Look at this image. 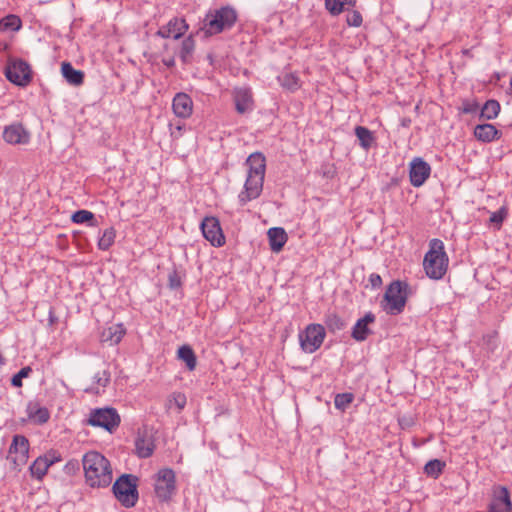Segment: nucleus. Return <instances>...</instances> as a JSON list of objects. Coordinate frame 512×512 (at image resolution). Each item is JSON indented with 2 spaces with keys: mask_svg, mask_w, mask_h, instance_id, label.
<instances>
[{
  "mask_svg": "<svg viewBox=\"0 0 512 512\" xmlns=\"http://www.w3.org/2000/svg\"><path fill=\"white\" fill-rule=\"evenodd\" d=\"M85 479L90 487H107L112 482V468L108 459L96 451L87 452L82 459Z\"/></svg>",
  "mask_w": 512,
  "mask_h": 512,
  "instance_id": "obj_1",
  "label": "nucleus"
},
{
  "mask_svg": "<svg viewBox=\"0 0 512 512\" xmlns=\"http://www.w3.org/2000/svg\"><path fill=\"white\" fill-rule=\"evenodd\" d=\"M237 21V12L230 6L210 9L203 19L201 30L206 37L231 29Z\"/></svg>",
  "mask_w": 512,
  "mask_h": 512,
  "instance_id": "obj_2",
  "label": "nucleus"
},
{
  "mask_svg": "<svg viewBox=\"0 0 512 512\" xmlns=\"http://www.w3.org/2000/svg\"><path fill=\"white\" fill-rule=\"evenodd\" d=\"M448 261L444 243L440 239H432L423 260L426 275L435 280L443 278L448 268Z\"/></svg>",
  "mask_w": 512,
  "mask_h": 512,
  "instance_id": "obj_3",
  "label": "nucleus"
},
{
  "mask_svg": "<svg viewBox=\"0 0 512 512\" xmlns=\"http://www.w3.org/2000/svg\"><path fill=\"white\" fill-rule=\"evenodd\" d=\"M409 285L406 282L392 281L384 293L380 303L382 309L389 315H398L404 311L408 299Z\"/></svg>",
  "mask_w": 512,
  "mask_h": 512,
  "instance_id": "obj_4",
  "label": "nucleus"
},
{
  "mask_svg": "<svg viewBox=\"0 0 512 512\" xmlns=\"http://www.w3.org/2000/svg\"><path fill=\"white\" fill-rule=\"evenodd\" d=\"M137 481L136 476L123 474L113 484L115 498L126 508L134 507L138 501Z\"/></svg>",
  "mask_w": 512,
  "mask_h": 512,
  "instance_id": "obj_5",
  "label": "nucleus"
},
{
  "mask_svg": "<svg viewBox=\"0 0 512 512\" xmlns=\"http://www.w3.org/2000/svg\"><path fill=\"white\" fill-rule=\"evenodd\" d=\"M4 74L11 83L21 87L27 86L32 80L31 68L22 59L10 57L5 66Z\"/></svg>",
  "mask_w": 512,
  "mask_h": 512,
  "instance_id": "obj_6",
  "label": "nucleus"
},
{
  "mask_svg": "<svg viewBox=\"0 0 512 512\" xmlns=\"http://www.w3.org/2000/svg\"><path fill=\"white\" fill-rule=\"evenodd\" d=\"M121 419L117 410L111 407L98 408L90 412L87 423L94 427H101L112 433L119 425Z\"/></svg>",
  "mask_w": 512,
  "mask_h": 512,
  "instance_id": "obj_7",
  "label": "nucleus"
},
{
  "mask_svg": "<svg viewBox=\"0 0 512 512\" xmlns=\"http://www.w3.org/2000/svg\"><path fill=\"white\" fill-rule=\"evenodd\" d=\"M154 490L159 501L171 499L176 492V476L172 469L164 468L157 473Z\"/></svg>",
  "mask_w": 512,
  "mask_h": 512,
  "instance_id": "obj_8",
  "label": "nucleus"
},
{
  "mask_svg": "<svg viewBox=\"0 0 512 512\" xmlns=\"http://www.w3.org/2000/svg\"><path fill=\"white\" fill-rule=\"evenodd\" d=\"M325 335V328L321 324H309L305 331L299 334L302 350L306 353H314L321 347Z\"/></svg>",
  "mask_w": 512,
  "mask_h": 512,
  "instance_id": "obj_9",
  "label": "nucleus"
},
{
  "mask_svg": "<svg viewBox=\"0 0 512 512\" xmlns=\"http://www.w3.org/2000/svg\"><path fill=\"white\" fill-rule=\"evenodd\" d=\"M28 453V439L23 435H14L7 456V459L13 464V469L20 470L26 464Z\"/></svg>",
  "mask_w": 512,
  "mask_h": 512,
  "instance_id": "obj_10",
  "label": "nucleus"
},
{
  "mask_svg": "<svg viewBox=\"0 0 512 512\" xmlns=\"http://www.w3.org/2000/svg\"><path fill=\"white\" fill-rule=\"evenodd\" d=\"M204 238L214 247H221L225 244V237L220 222L216 217H205L200 225Z\"/></svg>",
  "mask_w": 512,
  "mask_h": 512,
  "instance_id": "obj_11",
  "label": "nucleus"
},
{
  "mask_svg": "<svg viewBox=\"0 0 512 512\" xmlns=\"http://www.w3.org/2000/svg\"><path fill=\"white\" fill-rule=\"evenodd\" d=\"M264 177L248 175L244 183V190L238 195L240 206H245L248 202L257 199L263 190Z\"/></svg>",
  "mask_w": 512,
  "mask_h": 512,
  "instance_id": "obj_12",
  "label": "nucleus"
},
{
  "mask_svg": "<svg viewBox=\"0 0 512 512\" xmlns=\"http://www.w3.org/2000/svg\"><path fill=\"white\" fill-rule=\"evenodd\" d=\"M430 173V165L422 158L416 157L410 162L409 178L412 186H422L430 176Z\"/></svg>",
  "mask_w": 512,
  "mask_h": 512,
  "instance_id": "obj_13",
  "label": "nucleus"
},
{
  "mask_svg": "<svg viewBox=\"0 0 512 512\" xmlns=\"http://www.w3.org/2000/svg\"><path fill=\"white\" fill-rule=\"evenodd\" d=\"M491 512H512L510 493L505 486H496L493 489V499L490 504Z\"/></svg>",
  "mask_w": 512,
  "mask_h": 512,
  "instance_id": "obj_14",
  "label": "nucleus"
},
{
  "mask_svg": "<svg viewBox=\"0 0 512 512\" xmlns=\"http://www.w3.org/2000/svg\"><path fill=\"white\" fill-rule=\"evenodd\" d=\"M188 29V24L184 19L173 18L166 25L159 28L156 35L162 38L173 37L179 39Z\"/></svg>",
  "mask_w": 512,
  "mask_h": 512,
  "instance_id": "obj_15",
  "label": "nucleus"
},
{
  "mask_svg": "<svg viewBox=\"0 0 512 512\" xmlns=\"http://www.w3.org/2000/svg\"><path fill=\"white\" fill-rule=\"evenodd\" d=\"M136 454L140 458L150 457L155 449L154 439L146 429L139 430L135 439Z\"/></svg>",
  "mask_w": 512,
  "mask_h": 512,
  "instance_id": "obj_16",
  "label": "nucleus"
},
{
  "mask_svg": "<svg viewBox=\"0 0 512 512\" xmlns=\"http://www.w3.org/2000/svg\"><path fill=\"white\" fill-rule=\"evenodd\" d=\"M233 99L235 109L239 114H245L253 109V98L250 88L240 87L234 89Z\"/></svg>",
  "mask_w": 512,
  "mask_h": 512,
  "instance_id": "obj_17",
  "label": "nucleus"
},
{
  "mask_svg": "<svg viewBox=\"0 0 512 512\" xmlns=\"http://www.w3.org/2000/svg\"><path fill=\"white\" fill-rule=\"evenodd\" d=\"M3 139L9 144H23L28 142L29 134L22 124L14 123L4 128Z\"/></svg>",
  "mask_w": 512,
  "mask_h": 512,
  "instance_id": "obj_18",
  "label": "nucleus"
},
{
  "mask_svg": "<svg viewBox=\"0 0 512 512\" xmlns=\"http://www.w3.org/2000/svg\"><path fill=\"white\" fill-rule=\"evenodd\" d=\"M172 108L176 116L188 118L193 111V101L188 94L180 92L174 96Z\"/></svg>",
  "mask_w": 512,
  "mask_h": 512,
  "instance_id": "obj_19",
  "label": "nucleus"
},
{
  "mask_svg": "<svg viewBox=\"0 0 512 512\" xmlns=\"http://www.w3.org/2000/svg\"><path fill=\"white\" fill-rule=\"evenodd\" d=\"M375 321V315L368 312L364 317L358 319L352 329V338L356 341H364L368 335L371 334V330L368 328L370 323Z\"/></svg>",
  "mask_w": 512,
  "mask_h": 512,
  "instance_id": "obj_20",
  "label": "nucleus"
},
{
  "mask_svg": "<svg viewBox=\"0 0 512 512\" xmlns=\"http://www.w3.org/2000/svg\"><path fill=\"white\" fill-rule=\"evenodd\" d=\"M248 166V175L265 177L266 159L260 152L252 153L246 159Z\"/></svg>",
  "mask_w": 512,
  "mask_h": 512,
  "instance_id": "obj_21",
  "label": "nucleus"
},
{
  "mask_svg": "<svg viewBox=\"0 0 512 512\" xmlns=\"http://www.w3.org/2000/svg\"><path fill=\"white\" fill-rule=\"evenodd\" d=\"M474 136L481 142L489 143L499 139L501 132L493 124L484 123L475 126Z\"/></svg>",
  "mask_w": 512,
  "mask_h": 512,
  "instance_id": "obj_22",
  "label": "nucleus"
},
{
  "mask_svg": "<svg viewBox=\"0 0 512 512\" xmlns=\"http://www.w3.org/2000/svg\"><path fill=\"white\" fill-rule=\"evenodd\" d=\"M126 334V329L123 324H113L101 332L100 339L103 343H108L109 345H117Z\"/></svg>",
  "mask_w": 512,
  "mask_h": 512,
  "instance_id": "obj_23",
  "label": "nucleus"
},
{
  "mask_svg": "<svg viewBox=\"0 0 512 512\" xmlns=\"http://www.w3.org/2000/svg\"><path fill=\"white\" fill-rule=\"evenodd\" d=\"M270 249L280 252L288 240L286 231L282 227H272L267 232Z\"/></svg>",
  "mask_w": 512,
  "mask_h": 512,
  "instance_id": "obj_24",
  "label": "nucleus"
},
{
  "mask_svg": "<svg viewBox=\"0 0 512 512\" xmlns=\"http://www.w3.org/2000/svg\"><path fill=\"white\" fill-rule=\"evenodd\" d=\"M28 418L38 425L46 423L50 418V412L46 407L40 406L37 402H30L27 406Z\"/></svg>",
  "mask_w": 512,
  "mask_h": 512,
  "instance_id": "obj_25",
  "label": "nucleus"
},
{
  "mask_svg": "<svg viewBox=\"0 0 512 512\" xmlns=\"http://www.w3.org/2000/svg\"><path fill=\"white\" fill-rule=\"evenodd\" d=\"M61 72L70 85L80 86L84 82V72L75 69L70 62L62 63Z\"/></svg>",
  "mask_w": 512,
  "mask_h": 512,
  "instance_id": "obj_26",
  "label": "nucleus"
},
{
  "mask_svg": "<svg viewBox=\"0 0 512 512\" xmlns=\"http://www.w3.org/2000/svg\"><path fill=\"white\" fill-rule=\"evenodd\" d=\"M53 463L54 461L47 456H39L29 467L32 477L42 480Z\"/></svg>",
  "mask_w": 512,
  "mask_h": 512,
  "instance_id": "obj_27",
  "label": "nucleus"
},
{
  "mask_svg": "<svg viewBox=\"0 0 512 512\" xmlns=\"http://www.w3.org/2000/svg\"><path fill=\"white\" fill-rule=\"evenodd\" d=\"M500 112V104L496 100H488L482 107L479 115L480 120H492L495 119Z\"/></svg>",
  "mask_w": 512,
  "mask_h": 512,
  "instance_id": "obj_28",
  "label": "nucleus"
},
{
  "mask_svg": "<svg viewBox=\"0 0 512 512\" xmlns=\"http://www.w3.org/2000/svg\"><path fill=\"white\" fill-rule=\"evenodd\" d=\"M178 358L185 362L188 370L193 371L197 364L196 355L193 349L188 345H183L178 349Z\"/></svg>",
  "mask_w": 512,
  "mask_h": 512,
  "instance_id": "obj_29",
  "label": "nucleus"
},
{
  "mask_svg": "<svg viewBox=\"0 0 512 512\" xmlns=\"http://www.w3.org/2000/svg\"><path fill=\"white\" fill-rule=\"evenodd\" d=\"M355 135L358 138L360 142V146L368 150L371 148L375 138L373 136V133L364 126H356L355 128Z\"/></svg>",
  "mask_w": 512,
  "mask_h": 512,
  "instance_id": "obj_30",
  "label": "nucleus"
},
{
  "mask_svg": "<svg viewBox=\"0 0 512 512\" xmlns=\"http://www.w3.org/2000/svg\"><path fill=\"white\" fill-rule=\"evenodd\" d=\"M278 81L283 88L291 92L300 88V79L294 73H282L278 76Z\"/></svg>",
  "mask_w": 512,
  "mask_h": 512,
  "instance_id": "obj_31",
  "label": "nucleus"
},
{
  "mask_svg": "<svg viewBox=\"0 0 512 512\" xmlns=\"http://www.w3.org/2000/svg\"><path fill=\"white\" fill-rule=\"evenodd\" d=\"M356 0H325V7L332 15H339L345 6L353 7Z\"/></svg>",
  "mask_w": 512,
  "mask_h": 512,
  "instance_id": "obj_32",
  "label": "nucleus"
},
{
  "mask_svg": "<svg viewBox=\"0 0 512 512\" xmlns=\"http://www.w3.org/2000/svg\"><path fill=\"white\" fill-rule=\"evenodd\" d=\"M325 325L327 329L332 332H338L346 327V322L336 313H328L325 318Z\"/></svg>",
  "mask_w": 512,
  "mask_h": 512,
  "instance_id": "obj_33",
  "label": "nucleus"
},
{
  "mask_svg": "<svg viewBox=\"0 0 512 512\" xmlns=\"http://www.w3.org/2000/svg\"><path fill=\"white\" fill-rule=\"evenodd\" d=\"M116 237V231L113 227L105 229L98 241V248L100 250H108L114 243Z\"/></svg>",
  "mask_w": 512,
  "mask_h": 512,
  "instance_id": "obj_34",
  "label": "nucleus"
},
{
  "mask_svg": "<svg viewBox=\"0 0 512 512\" xmlns=\"http://www.w3.org/2000/svg\"><path fill=\"white\" fill-rule=\"evenodd\" d=\"M71 220L77 224L88 223L89 226H95V215L88 210H78L73 213Z\"/></svg>",
  "mask_w": 512,
  "mask_h": 512,
  "instance_id": "obj_35",
  "label": "nucleus"
},
{
  "mask_svg": "<svg viewBox=\"0 0 512 512\" xmlns=\"http://www.w3.org/2000/svg\"><path fill=\"white\" fill-rule=\"evenodd\" d=\"M445 463L439 459H433L426 463L424 472L433 478H437L443 471Z\"/></svg>",
  "mask_w": 512,
  "mask_h": 512,
  "instance_id": "obj_36",
  "label": "nucleus"
},
{
  "mask_svg": "<svg viewBox=\"0 0 512 512\" xmlns=\"http://www.w3.org/2000/svg\"><path fill=\"white\" fill-rule=\"evenodd\" d=\"M354 400L352 393H339L335 396L334 405L337 409L345 411Z\"/></svg>",
  "mask_w": 512,
  "mask_h": 512,
  "instance_id": "obj_37",
  "label": "nucleus"
},
{
  "mask_svg": "<svg viewBox=\"0 0 512 512\" xmlns=\"http://www.w3.org/2000/svg\"><path fill=\"white\" fill-rule=\"evenodd\" d=\"M195 42L192 36L187 37L183 40L180 50V57L182 61L185 63L188 61V58L191 56L194 51Z\"/></svg>",
  "mask_w": 512,
  "mask_h": 512,
  "instance_id": "obj_38",
  "label": "nucleus"
},
{
  "mask_svg": "<svg viewBox=\"0 0 512 512\" xmlns=\"http://www.w3.org/2000/svg\"><path fill=\"white\" fill-rule=\"evenodd\" d=\"M0 26L4 29L17 31L21 27V20L18 16L9 15L0 21Z\"/></svg>",
  "mask_w": 512,
  "mask_h": 512,
  "instance_id": "obj_39",
  "label": "nucleus"
},
{
  "mask_svg": "<svg viewBox=\"0 0 512 512\" xmlns=\"http://www.w3.org/2000/svg\"><path fill=\"white\" fill-rule=\"evenodd\" d=\"M507 214V209L505 207H501L491 214L489 221L491 224L495 225L497 229H500L503 221L507 217Z\"/></svg>",
  "mask_w": 512,
  "mask_h": 512,
  "instance_id": "obj_40",
  "label": "nucleus"
},
{
  "mask_svg": "<svg viewBox=\"0 0 512 512\" xmlns=\"http://www.w3.org/2000/svg\"><path fill=\"white\" fill-rule=\"evenodd\" d=\"M31 372H32V369L29 366L23 367L18 373H16L12 377V379H11L12 386L21 387L22 379L28 377Z\"/></svg>",
  "mask_w": 512,
  "mask_h": 512,
  "instance_id": "obj_41",
  "label": "nucleus"
},
{
  "mask_svg": "<svg viewBox=\"0 0 512 512\" xmlns=\"http://www.w3.org/2000/svg\"><path fill=\"white\" fill-rule=\"evenodd\" d=\"M347 24L352 27H359L362 24V15L359 11L353 10L347 14Z\"/></svg>",
  "mask_w": 512,
  "mask_h": 512,
  "instance_id": "obj_42",
  "label": "nucleus"
},
{
  "mask_svg": "<svg viewBox=\"0 0 512 512\" xmlns=\"http://www.w3.org/2000/svg\"><path fill=\"white\" fill-rule=\"evenodd\" d=\"M479 109V104L475 100H464L462 102L461 111L464 114L476 113Z\"/></svg>",
  "mask_w": 512,
  "mask_h": 512,
  "instance_id": "obj_43",
  "label": "nucleus"
},
{
  "mask_svg": "<svg viewBox=\"0 0 512 512\" xmlns=\"http://www.w3.org/2000/svg\"><path fill=\"white\" fill-rule=\"evenodd\" d=\"M182 285V280L180 275L176 270H173L168 275V287L172 290L180 288Z\"/></svg>",
  "mask_w": 512,
  "mask_h": 512,
  "instance_id": "obj_44",
  "label": "nucleus"
},
{
  "mask_svg": "<svg viewBox=\"0 0 512 512\" xmlns=\"http://www.w3.org/2000/svg\"><path fill=\"white\" fill-rule=\"evenodd\" d=\"M110 377V372L108 370H103L101 372H97L94 379L99 386L106 387L110 382Z\"/></svg>",
  "mask_w": 512,
  "mask_h": 512,
  "instance_id": "obj_45",
  "label": "nucleus"
},
{
  "mask_svg": "<svg viewBox=\"0 0 512 512\" xmlns=\"http://www.w3.org/2000/svg\"><path fill=\"white\" fill-rule=\"evenodd\" d=\"M368 282L372 289H377L382 285V278L379 274L372 273L368 278Z\"/></svg>",
  "mask_w": 512,
  "mask_h": 512,
  "instance_id": "obj_46",
  "label": "nucleus"
},
{
  "mask_svg": "<svg viewBox=\"0 0 512 512\" xmlns=\"http://www.w3.org/2000/svg\"><path fill=\"white\" fill-rule=\"evenodd\" d=\"M163 63L167 67H173L175 65V60L174 58L163 59Z\"/></svg>",
  "mask_w": 512,
  "mask_h": 512,
  "instance_id": "obj_47",
  "label": "nucleus"
},
{
  "mask_svg": "<svg viewBox=\"0 0 512 512\" xmlns=\"http://www.w3.org/2000/svg\"><path fill=\"white\" fill-rule=\"evenodd\" d=\"M496 335H497L496 333H494V334H490V335H487V336H485V337H484V340H485L487 343H489V344H490V343H492V342H494V341H495V339H496Z\"/></svg>",
  "mask_w": 512,
  "mask_h": 512,
  "instance_id": "obj_48",
  "label": "nucleus"
},
{
  "mask_svg": "<svg viewBox=\"0 0 512 512\" xmlns=\"http://www.w3.org/2000/svg\"><path fill=\"white\" fill-rule=\"evenodd\" d=\"M176 402H177V405H178L179 408H183L184 405H185L186 400H185L184 397H181L180 399H177Z\"/></svg>",
  "mask_w": 512,
  "mask_h": 512,
  "instance_id": "obj_49",
  "label": "nucleus"
},
{
  "mask_svg": "<svg viewBox=\"0 0 512 512\" xmlns=\"http://www.w3.org/2000/svg\"><path fill=\"white\" fill-rule=\"evenodd\" d=\"M510 87H511V89H512V79L510 80Z\"/></svg>",
  "mask_w": 512,
  "mask_h": 512,
  "instance_id": "obj_50",
  "label": "nucleus"
}]
</instances>
